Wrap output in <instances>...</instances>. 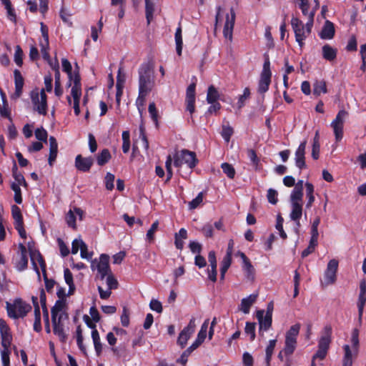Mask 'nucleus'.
<instances>
[{
    "label": "nucleus",
    "mask_w": 366,
    "mask_h": 366,
    "mask_svg": "<svg viewBox=\"0 0 366 366\" xmlns=\"http://www.w3.org/2000/svg\"><path fill=\"white\" fill-rule=\"evenodd\" d=\"M95 263L92 262L91 267L94 269ZM96 269L101 274V279L103 280L109 273L111 269L109 267V256L107 254H102L99 257V261L96 264Z\"/></svg>",
    "instance_id": "7"
},
{
    "label": "nucleus",
    "mask_w": 366,
    "mask_h": 366,
    "mask_svg": "<svg viewBox=\"0 0 366 366\" xmlns=\"http://www.w3.org/2000/svg\"><path fill=\"white\" fill-rule=\"evenodd\" d=\"M330 345H319L317 352L313 355L312 362H315L316 359L324 360L327 354Z\"/></svg>",
    "instance_id": "36"
},
{
    "label": "nucleus",
    "mask_w": 366,
    "mask_h": 366,
    "mask_svg": "<svg viewBox=\"0 0 366 366\" xmlns=\"http://www.w3.org/2000/svg\"><path fill=\"white\" fill-rule=\"evenodd\" d=\"M23 56L24 52L21 47L19 45H16L15 47L14 61L19 67L23 64Z\"/></svg>",
    "instance_id": "47"
},
{
    "label": "nucleus",
    "mask_w": 366,
    "mask_h": 366,
    "mask_svg": "<svg viewBox=\"0 0 366 366\" xmlns=\"http://www.w3.org/2000/svg\"><path fill=\"white\" fill-rule=\"evenodd\" d=\"M257 318L259 322V333L262 335L264 331H267L272 325V312L267 311L264 315L263 310L257 311Z\"/></svg>",
    "instance_id": "8"
},
{
    "label": "nucleus",
    "mask_w": 366,
    "mask_h": 366,
    "mask_svg": "<svg viewBox=\"0 0 366 366\" xmlns=\"http://www.w3.org/2000/svg\"><path fill=\"white\" fill-rule=\"evenodd\" d=\"M335 34V29L334 24L329 20H326L320 33V38L322 39H331L334 37Z\"/></svg>",
    "instance_id": "17"
},
{
    "label": "nucleus",
    "mask_w": 366,
    "mask_h": 366,
    "mask_svg": "<svg viewBox=\"0 0 366 366\" xmlns=\"http://www.w3.org/2000/svg\"><path fill=\"white\" fill-rule=\"evenodd\" d=\"M6 305L8 316L14 320L24 317L31 310V306L21 298L16 299L13 304L6 302Z\"/></svg>",
    "instance_id": "2"
},
{
    "label": "nucleus",
    "mask_w": 366,
    "mask_h": 366,
    "mask_svg": "<svg viewBox=\"0 0 366 366\" xmlns=\"http://www.w3.org/2000/svg\"><path fill=\"white\" fill-rule=\"evenodd\" d=\"M303 197V191H301L298 189H293L292 193L290 194V202L291 203L297 202L302 203Z\"/></svg>",
    "instance_id": "50"
},
{
    "label": "nucleus",
    "mask_w": 366,
    "mask_h": 366,
    "mask_svg": "<svg viewBox=\"0 0 366 366\" xmlns=\"http://www.w3.org/2000/svg\"><path fill=\"white\" fill-rule=\"evenodd\" d=\"M11 216L14 220V224L24 222L21 211L16 204L11 206Z\"/></svg>",
    "instance_id": "38"
},
{
    "label": "nucleus",
    "mask_w": 366,
    "mask_h": 366,
    "mask_svg": "<svg viewBox=\"0 0 366 366\" xmlns=\"http://www.w3.org/2000/svg\"><path fill=\"white\" fill-rule=\"evenodd\" d=\"M149 92L150 91L139 89V95L136 101V104L140 112L144 105L146 97Z\"/></svg>",
    "instance_id": "45"
},
{
    "label": "nucleus",
    "mask_w": 366,
    "mask_h": 366,
    "mask_svg": "<svg viewBox=\"0 0 366 366\" xmlns=\"http://www.w3.org/2000/svg\"><path fill=\"white\" fill-rule=\"evenodd\" d=\"M247 157L250 159L252 164L257 169L259 164V159L258 158L256 151L253 149H247Z\"/></svg>",
    "instance_id": "56"
},
{
    "label": "nucleus",
    "mask_w": 366,
    "mask_h": 366,
    "mask_svg": "<svg viewBox=\"0 0 366 366\" xmlns=\"http://www.w3.org/2000/svg\"><path fill=\"white\" fill-rule=\"evenodd\" d=\"M35 137L40 142H47L48 133L43 127L37 128L35 130Z\"/></svg>",
    "instance_id": "51"
},
{
    "label": "nucleus",
    "mask_w": 366,
    "mask_h": 366,
    "mask_svg": "<svg viewBox=\"0 0 366 366\" xmlns=\"http://www.w3.org/2000/svg\"><path fill=\"white\" fill-rule=\"evenodd\" d=\"M332 327L330 324L324 326L320 332V337L318 343H331Z\"/></svg>",
    "instance_id": "26"
},
{
    "label": "nucleus",
    "mask_w": 366,
    "mask_h": 366,
    "mask_svg": "<svg viewBox=\"0 0 366 366\" xmlns=\"http://www.w3.org/2000/svg\"><path fill=\"white\" fill-rule=\"evenodd\" d=\"M291 25L295 32V40L302 48L305 44L304 41L308 36L304 24L300 19L293 16L291 19Z\"/></svg>",
    "instance_id": "6"
},
{
    "label": "nucleus",
    "mask_w": 366,
    "mask_h": 366,
    "mask_svg": "<svg viewBox=\"0 0 366 366\" xmlns=\"http://www.w3.org/2000/svg\"><path fill=\"white\" fill-rule=\"evenodd\" d=\"M71 95L74 100H80L81 96V85H73L71 89Z\"/></svg>",
    "instance_id": "62"
},
{
    "label": "nucleus",
    "mask_w": 366,
    "mask_h": 366,
    "mask_svg": "<svg viewBox=\"0 0 366 366\" xmlns=\"http://www.w3.org/2000/svg\"><path fill=\"white\" fill-rule=\"evenodd\" d=\"M232 259V257H224V258L222 261V263H221V268H220V280H224L225 274H226L227 271L228 270V269L229 268V267L231 266Z\"/></svg>",
    "instance_id": "39"
},
{
    "label": "nucleus",
    "mask_w": 366,
    "mask_h": 366,
    "mask_svg": "<svg viewBox=\"0 0 366 366\" xmlns=\"http://www.w3.org/2000/svg\"><path fill=\"white\" fill-rule=\"evenodd\" d=\"M250 97V89L248 87L244 88L243 91V94L240 95L238 98L237 101V108L238 109H241Z\"/></svg>",
    "instance_id": "44"
},
{
    "label": "nucleus",
    "mask_w": 366,
    "mask_h": 366,
    "mask_svg": "<svg viewBox=\"0 0 366 366\" xmlns=\"http://www.w3.org/2000/svg\"><path fill=\"white\" fill-rule=\"evenodd\" d=\"M348 112L345 109L338 112L335 119L331 122V127L333 129L336 142H340L343 137V127L345 118Z\"/></svg>",
    "instance_id": "5"
},
{
    "label": "nucleus",
    "mask_w": 366,
    "mask_h": 366,
    "mask_svg": "<svg viewBox=\"0 0 366 366\" xmlns=\"http://www.w3.org/2000/svg\"><path fill=\"white\" fill-rule=\"evenodd\" d=\"M233 134L234 129L229 124L222 125L221 136L226 142H229L230 141L231 137Z\"/></svg>",
    "instance_id": "42"
},
{
    "label": "nucleus",
    "mask_w": 366,
    "mask_h": 366,
    "mask_svg": "<svg viewBox=\"0 0 366 366\" xmlns=\"http://www.w3.org/2000/svg\"><path fill=\"white\" fill-rule=\"evenodd\" d=\"M357 345H352V348H350V345H345L344 351L345 355L343 358L342 365L345 366H352V352L355 355L357 352Z\"/></svg>",
    "instance_id": "18"
},
{
    "label": "nucleus",
    "mask_w": 366,
    "mask_h": 366,
    "mask_svg": "<svg viewBox=\"0 0 366 366\" xmlns=\"http://www.w3.org/2000/svg\"><path fill=\"white\" fill-rule=\"evenodd\" d=\"M267 198L268 202L272 204H276L278 202V192L272 188L267 190Z\"/></svg>",
    "instance_id": "52"
},
{
    "label": "nucleus",
    "mask_w": 366,
    "mask_h": 366,
    "mask_svg": "<svg viewBox=\"0 0 366 366\" xmlns=\"http://www.w3.org/2000/svg\"><path fill=\"white\" fill-rule=\"evenodd\" d=\"M236 14L233 8L230 9V13L226 15V21L223 29L224 37L232 41L233 29L234 26Z\"/></svg>",
    "instance_id": "9"
},
{
    "label": "nucleus",
    "mask_w": 366,
    "mask_h": 366,
    "mask_svg": "<svg viewBox=\"0 0 366 366\" xmlns=\"http://www.w3.org/2000/svg\"><path fill=\"white\" fill-rule=\"evenodd\" d=\"M3 348L1 350V361L3 366H10V354L11 345H2Z\"/></svg>",
    "instance_id": "31"
},
{
    "label": "nucleus",
    "mask_w": 366,
    "mask_h": 366,
    "mask_svg": "<svg viewBox=\"0 0 366 366\" xmlns=\"http://www.w3.org/2000/svg\"><path fill=\"white\" fill-rule=\"evenodd\" d=\"M115 177L113 174L110 172H107L105 178H104V183H105V187L107 189L111 191L114 189V182Z\"/></svg>",
    "instance_id": "58"
},
{
    "label": "nucleus",
    "mask_w": 366,
    "mask_h": 366,
    "mask_svg": "<svg viewBox=\"0 0 366 366\" xmlns=\"http://www.w3.org/2000/svg\"><path fill=\"white\" fill-rule=\"evenodd\" d=\"M66 307V300H58L56 301L54 305L52 307L51 310V319L56 318V316H58L59 314L64 312L63 310Z\"/></svg>",
    "instance_id": "30"
},
{
    "label": "nucleus",
    "mask_w": 366,
    "mask_h": 366,
    "mask_svg": "<svg viewBox=\"0 0 366 366\" xmlns=\"http://www.w3.org/2000/svg\"><path fill=\"white\" fill-rule=\"evenodd\" d=\"M154 4L151 0H145V16L147 24H150L154 18Z\"/></svg>",
    "instance_id": "33"
},
{
    "label": "nucleus",
    "mask_w": 366,
    "mask_h": 366,
    "mask_svg": "<svg viewBox=\"0 0 366 366\" xmlns=\"http://www.w3.org/2000/svg\"><path fill=\"white\" fill-rule=\"evenodd\" d=\"M315 15V10H312L311 11H310L309 17H307V19H308L307 22L306 23L305 25L304 24L305 29L307 32V36H309L311 33L312 28L313 26Z\"/></svg>",
    "instance_id": "53"
},
{
    "label": "nucleus",
    "mask_w": 366,
    "mask_h": 366,
    "mask_svg": "<svg viewBox=\"0 0 366 366\" xmlns=\"http://www.w3.org/2000/svg\"><path fill=\"white\" fill-rule=\"evenodd\" d=\"M196 327L195 318L190 319L189 324L179 333L177 343H187Z\"/></svg>",
    "instance_id": "13"
},
{
    "label": "nucleus",
    "mask_w": 366,
    "mask_h": 366,
    "mask_svg": "<svg viewBox=\"0 0 366 366\" xmlns=\"http://www.w3.org/2000/svg\"><path fill=\"white\" fill-rule=\"evenodd\" d=\"M14 85H15V92L12 96L13 98L17 99L19 98L23 93V87L24 85V79L19 69H14Z\"/></svg>",
    "instance_id": "14"
},
{
    "label": "nucleus",
    "mask_w": 366,
    "mask_h": 366,
    "mask_svg": "<svg viewBox=\"0 0 366 366\" xmlns=\"http://www.w3.org/2000/svg\"><path fill=\"white\" fill-rule=\"evenodd\" d=\"M305 188H306V197L307 198V202L306 204V207L310 208L312 207L314 201H315V196H314V186L310 182H306L305 183Z\"/></svg>",
    "instance_id": "34"
},
{
    "label": "nucleus",
    "mask_w": 366,
    "mask_h": 366,
    "mask_svg": "<svg viewBox=\"0 0 366 366\" xmlns=\"http://www.w3.org/2000/svg\"><path fill=\"white\" fill-rule=\"evenodd\" d=\"M11 189L14 192V202L18 204H21L23 202V199L20 187L16 182H12L11 184Z\"/></svg>",
    "instance_id": "41"
},
{
    "label": "nucleus",
    "mask_w": 366,
    "mask_h": 366,
    "mask_svg": "<svg viewBox=\"0 0 366 366\" xmlns=\"http://www.w3.org/2000/svg\"><path fill=\"white\" fill-rule=\"evenodd\" d=\"M221 168L228 178L232 179H234L236 172L234 167L232 164L227 162H224L221 164Z\"/></svg>",
    "instance_id": "46"
},
{
    "label": "nucleus",
    "mask_w": 366,
    "mask_h": 366,
    "mask_svg": "<svg viewBox=\"0 0 366 366\" xmlns=\"http://www.w3.org/2000/svg\"><path fill=\"white\" fill-rule=\"evenodd\" d=\"M322 57L329 61H334L337 57V50L330 44H325L322 48Z\"/></svg>",
    "instance_id": "25"
},
{
    "label": "nucleus",
    "mask_w": 366,
    "mask_h": 366,
    "mask_svg": "<svg viewBox=\"0 0 366 366\" xmlns=\"http://www.w3.org/2000/svg\"><path fill=\"white\" fill-rule=\"evenodd\" d=\"M122 68L119 69L118 74L117 76L116 84V103L117 107L120 106L121 97L123 94V89L124 87L125 77L124 75L121 76Z\"/></svg>",
    "instance_id": "16"
},
{
    "label": "nucleus",
    "mask_w": 366,
    "mask_h": 366,
    "mask_svg": "<svg viewBox=\"0 0 366 366\" xmlns=\"http://www.w3.org/2000/svg\"><path fill=\"white\" fill-rule=\"evenodd\" d=\"M107 276V284L109 287L108 289H109L110 290L117 289L119 285L117 280L114 277V276L111 273L108 274Z\"/></svg>",
    "instance_id": "64"
},
{
    "label": "nucleus",
    "mask_w": 366,
    "mask_h": 366,
    "mask_svg": "<svg viewBox=\"0 0 366 366\" xmlns=\"http://www.w3.org/2000/svg\"><path fill=\"white\" fill-rule=\"evenodd\" d=\"M300 324L296 323L292 325L286 333L285 343H297V337L300 332Z\"/></svg>",
    "instance_id": "20"
},
{
    "label": "nucleus",
    "mask_w": 366,
    "mask_h": 366,
    "mask_svg": "<svg viewBox=\"0 0 366 366\" xmlns=\"http://www.w3.org/2000/svg\"><path fill=\"white\" fill-rule=\"evenodd\" d=\"M276 345H268L265 350V366H270V362Z\"/></svg>",
    "instance_id": "57"
},
{
    "label": "nucleus",
    "mask_w": 366,
    "mask_h": 366,
    "mask_svg": "<svg viewBox=\"0 0 366 366\" xmlns=\"http://www.w3.org/2000/svg\"><path fill=\"white\" fill-rule=\"evenodd\" d=\"M49 155L48 162L50 166H52L56 161L58 154V143L56 138L51 136L49 139Z\"/></svg>",
    "instance_id": "19"
},
{
    "label": "nucleus",
    "mask_w": 366,
    "mask_h": 366,
    "mask_svg": "<svg viewBox=\"0 0 366 366\" xmlns=\"http://www.w3.org/2000/svg\"><path fill=\"white\" fill-rule=\"evenodd\" d=\"M198 162L196 153L187 149H182L180 154H176L174 156V165L177 168L186 164L189 169H192L197 166Z\"/></svg>",
    "instance_id": "3"
},
{
    "label": "nucleus",
    "mask_w": 366,
    "mask_h": 366,
    "mask_svg": "<svg viewBox=\"0 0 366 366\" xmlns=\"http://www.w3.org/2000/svg\"><path fill=\"white\" fill-rule=\"evenodd\" d=\"M327 92L326 81L323 79L317 80L313 84V94L315 96H320L322 93Z\"/></svg>",
    "instance_id": "29"
},
{
    "label": "nucleus",
    "mask_w": 366,
    "mask_h": 366,
    "mask_svg": "<svg viewBox=\"0 0 366 366\" xmlns=\"http://www.w3.org/2000/svg\"><path fill=\"white\" fill-rule=\"evenodd\" d=\"M219 97V95L217 89L213 85L209 86L207 94V102L213 103L217 102Z\"/></svg>",
    "instance_id": "40"
},
{
    "label": "nucleus",
    "mask_w": 366,
    "mask_h": 366,
    "mask_svg": "<svg viewBox=\"0 0 366 366\" xmlns=\"http://www.w3.org/2000/svg\"><path fill=\"white\" fill-rule=\"evenodd\" d=\"M200 345H191L189 347H188L186 350L183 352L181 355L180 357L178 358L176 362L177 363H179L182 365H185L188 360V357L191 355V353L196 350Z\"/></svg>",
    "instance_id": "32"
},
{
    "label": "nucleus",
    "mask_w": 366,
    "mask_h": 366,
    "mask_svg": "<svg viewBox=\"0 0 366 366\" xmlns=\"http://www.w3.org/2000/svg\"><path fill=\"white\" fill-rule=\"evenodd\" d=\"M112 158L111 153L108 149H102L96 157L99 166H104L109 162Z\"/></svg>",
    "instance_id": "27"
},
{
    "label": "nucleus",
    "mask_w": 366,
    "mask_h": 366,
    "mask_svg": "<svg viewBox=\"0 0 366 366\" xmlns=\"http://www.w3.org/2000/svg\"><path fill=\"white\" fill-rule=\"evenodd\" d=\"M159 227V222L158 220H156L153 224H152L151 227L147 232V239L151 242H153L154 239V234L156 231L157 230Z\"/></svg>",
    "instance_id": "54"
},
{
    "label": "nucleus",
    "mask_w": 366,
    "mask_h": 366,
    "mask_svg": "<svg viewBox=\"0 0 366 366\" xmlns=\"http://www.w3.org/2000/svg\"><path fill=\"white\" fill-rule=\"evenodd\" d=\"M257 295H250L246 298H243L239 305V310L244 314H248L251 306L255 302Z\"/></svg>",
    "instance_id": "21"
},
{
    "label": "nucleus",
    "mask_w": 366,
    "mask_h": 366,
    "mask_svg": "<svg viewBox=\"0 0 366 366\" xmlns=\"http://www.w3.org/2000/svg\"><path fill=\"white\" fill-rule=\"evenodd\" d=\"M292 204V211L290 218L292 220L297 222V226H300V219L302 215V203L293 202Z\"/></svg>",
    "instance_id": "22"
},
{
    "label": "nucleus",
    "mask_w": 366,
    "mask_h": 366,
    "mask_svg": "<svg viewBox=\"0 0 366 366\" xmlns=\"http://www.w3.org/2000/svg\"><path fill=\"white\" fill-rule=\"evenodd\" d=\"M66 221L69 227L76 229V216L71 210H69L66 216Z\"/></svg>",
    "instance_id": "61"
},
{
    "label": "nucleus",
    "mask_w": 366,
    "mask_h": 366,
    "mask_svg": "<svg viewBox=\"0 0 366 366\" xmlns=\"http://www.w3.org/2000/svg\"><path fill=\"white\" fill-rule=\"evenodd\" d=\"M307 141L304 140L301 142L295 152V165L302 171L307 168L305 162V149H306Z\"/></svg>",
    "instance_id": "12"
},
{
    "label": "nucleus",
    "mask_w": 366,
    "mask_h": 366,
    "mask_svg": "<svg viewBox=\"0 0 366 366\" xmlns=\"http://www.w3.org/2000/svg\"><path fill=\"white\" fill-rule=\"evenodd\" d=\"M209 320L206 319L201 326L200 330L197 334V339L193 343H204L207 337H208Z\"/></svg>",
    "instance_id": "23"
},
{
    "label": "nucleus",
    "mask_w": 366,
    "mask_h": 366,
    "mask_svg": "<svg viewBox=\"0 0 366 366\" xmlns=\"http://www.w3.org/2000/svg\"><path fill=\"white\" fill-rule=\"evenodd\" d=\"M0 335L1 338V343H11L13 336L11 330L4 319H0Z\"/></svg>",
    "instance_id": "15"
},
{
    "label": "nucleus",
    "mask_w": 366,
    "mask_h": 366,
    "mask_svg": "<svg viewBox=\"0 0 366 366\" xmlns=\"http://www.w3.org/2000/svg\"><path fill=\"white\" fill-rule=\"evenodd\" d=\"M61 66L63 71L67 74L69 79L71 80L72 79V66L71 63L67 59H62Z\"/></svg>",
    "instance_id": "55"
},
{
    "label": "nucleus",
    "mask_w": 366,
    "mask_h": 366,
    "mask_svg": "<svg viewBox=\"0 0 366 366\" xmlns=\"http://www.w3.org/2000/svg\"><path fill=\"white\" fill-rule=\"evenodd\" d=\"M366 302V297L365 295L364 294H360L358 302H357V307H358V315H359V319L361 320L363 314V310Z\"/></svg>",
    "instance_id": "59"
},
{
    "label": "nucleus",
    "mask_w": 366,
    "mask_h": 366,
    "mask_svg": "<svg viewBox=\"0 0 366 366\" xmlns=\"http://www.w3.org/2000/svg\"><path fill=\"white\" fill-rule=\"evenodd\" d=\"M28 247H29V250L30 252L31 259L33 262L34 269L36 271V272L38 275V277L40 279V272H39V269L36 264L34 261V258L35 257V256H36V260L39 264V266L42 271V274L46 273V264L45 262V260H44L43 256L41 254V253L39 251H36V250L34 251L31 249V242L28 243Z\"/></svg>",
    "instance_id": "11"
},
{
    "label": "nucleus",
    "mask_w": 366,
    "mask_h": 366,
    "mask_svg": "<svg viewBox=\"0 0 366 366\" xmlns=\"http://www.w3.org/2000/svg\"><path fill=\"white\" fill-rule=\"evenodd\" d=\"M242 270L248 280H253L254 279L255 269L249 259L242 262Z\"/></svg>",
    "instance_id": "28"
},
{
    "label": "nucleus",
    "mask_w": 366,
    "mask_h": 366,
    "mask_svg": "<svg viewBox=\"0 0 366 366\" xmlns=\"http://www.w3.org/2000/svg\"><path fill=\"white\" fill-rule=\"evenodd\" d=\"M255 328H256L255 322H246V325H245V328H244V333L246 335L249 337V341H253L255 338Z\"/></svg>",
    "instance_id": "43"
},
{
    "label": "nucleus",
    "mask_w": 366,
    "mask_h": 366,
    "mask_svg": "<svg viewBox=\"0 0 366 366\" xmlns=\"http://www.w3.org/2000/svg\"><path fill=\"white\" fill-rule=\"evenodd\" d=\"M34 330L36 332H40L41 330V312L36 309V312H34Z\"/></svg>",
    "instance_id": "60"
},
{
    "label": "nucleus",
    "mask_w": 366,
    "mask_h": 366,
    "mask_svg": "<svg viewBox=\"0 0 366 366\" xmlns=\"http://www.w3.org/2000/svg\"><path fill=\"white\" fill-rule=\"evenodd\" d=\"M176 42V51L179 56H181L183 46L182 36V27L179 25L176 29L175 35Z\"/></svg>",
    "instance_id": "35"
},
{
    "label": "nucleus",
    "mask_w": 366,
    "mask_h": 366,
    "mask_svg": "<svg viewBox=\"0 0 366 366\" xmlns=\"http://www.w3.org/2000/svg\"><path fill=\"white\" fill-rule=\"evenodd\" d=\"M111 345L112 346V350L117 357H122L124 359L130 357L131 352L130 350L127 347L126 345H118L117 346L116 345Z\"/></svg>",
    "instance_id": "24"
},
{
    "label": "nucleus",
    "mask_w": 366,
    "mask_h": 366,
    "mask_svg": "<svg viewBox=\"0 0 366 366\" xmlns=\"http://www.w3.org/2000/svg\"><path fill=\"white\" fill-rule=\"evenodd\" d=\"M148 110L152 121L154 122L156 127H158V111L154 102H151L149 104Z\"/></svg>",
    "instance_id": "49"
},
{
    "label": "nucleus",
    "mask_w": 366,
    "mask_h": 366,
    "mask_svg": "<svg viewBox=\"0 0 366 366\" xmlns=\"http://www.w3.org/2000/svg\"><path fill=\"white\" fill-rule=\"evenodd\" d=\"M139 89L152 91L154 84V64L149 61L139 68Z\"/></svg>",
    "instance_id": "1"
},
{
    "label": "nucleus",
    "mask_w": 366,
    "mask_h": 366,
    "mask_svg": "<svg viewBox=\"0 0 366 366\" xmlns=\"http://www.w3.org/2000/svg\"><path fill=\"white\" fill-rule=\"evenodd\" d=\"M93 164L94 159L92 157H84L81 154H78L75 157L74 166L81 172H89Z\"/></svg>",
    "instance_id": "10"
},
{
    "label": "nucleus",
    "mask_w": 366,
    "mask_h": 366,
    "mask_svg": "<svg viewBox=\"0 0 366 366\" xmlns=\"http://www.w3.org/2000/svg\"><path fill=\"white\" fill-rule=\"evenodd\" d=\"M58 245L59 247L61 255L64 257H66L69 254V249L68 247L66 245L64 242L61 239H57Z\"/></svg>",
    "instance_id": "63"
},
{
    "label": "nucleus",
    "mask_w": 366,
    "mask_h": 366,
    "mask_svg": "<svg viewBox=\"0 0 366 366\" xmlns=\"http://www.w3.org/2000/svg\"><path fill=\"white\" fill-rule=\"evenodd\" d=\"M52 325H53V331L56 335H58L59 337V340L61 342H64L66 338V335L64 329L63 325H56V320L54 319H51Z\"/></svg>",
    "instance_id": "37"
},
{
    "label": "nucleus",
    "mask_w": 366,
    "mask_h": 366,
    "mask_svg": "<svg viewBox=\"0 0 366 366\" xmlns=\"http://www.w3.org/2000/svg\"><path fill=\"white\" fill-rule=\"evenodd\" d=\"M203 197H204V192H199L194 199H193L192 201H190L189 202V204H188L189 209H195L196 208H197L202 202Z\"/></svg>",
    "instance_id": "48"
},
{
    "label": "nucleus",
    "mask_w": 366,
    "mask_h": 366,
    "mask_svg": "<svg viewBox=\"0 0 366 366\" xmlns=\"http://www.w3.org/2000/svg\"><path fill=\"white\" fill-rule=\"evenodd\" d=\"M272 72L270 70V61L267 54L264 55V61L262 71L260 74V79L258 84V92L264 94L269 89L271 83Z\"/></svg>",
    "instance_id": "4"
}]
</instances>
